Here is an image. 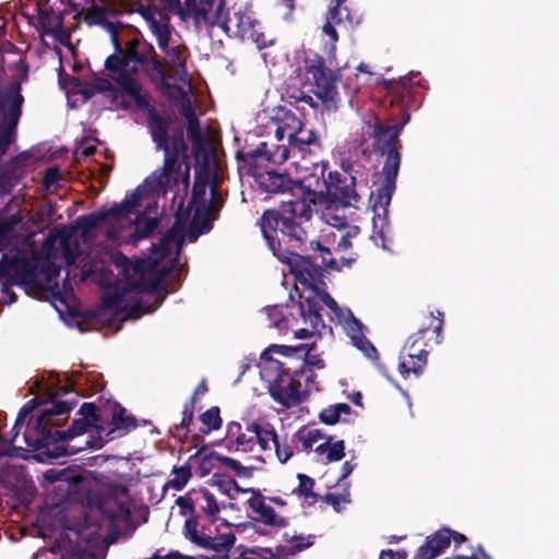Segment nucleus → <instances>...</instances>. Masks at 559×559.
<instances>
[{
  "label": "nucleus",
  "mask_w": 559,
  "mask_h": 559,
  "mask_svg": "<svg viewBox=\"0 0 559 559\" xmlns=\"http://www.w3.org/2000/svg\"><path fill=\"white\" fill-rule=\"evenodd\" d=\"M151 133L157 148L165 151V163L160 170L153 173L126 199L110 209H102L86 217L79 218L63 237L60 245H79L86 261L97 264L92 275L100 274V283L111 285L105 267L112 259L109 249L121 245H135L150 236L158 226V209L155 195L165 194L166 189L182 182L189 183V167L182 155L170 152L167 145V123L152 116ZM214 164L197 169L191 201L187 210L179 213L173 228L154 246L152 253L138 262L126 261L117 265L118 280L115 287H108L103 296L99 317L112 324L136 319L154 311L163 301L162 290L178 288L183 263L179 252L185 242H193L212 228L215 212L222 205V198L215 188Z\"/></svg>",
  "instance_id": "nucleus-1"
},
{
  "label": "nucleus",
  "mask_w": 559,
  "mask_h": 559,
  "mask_svg": "<svg viewBox=\"0 0 559 559\" xmlns=\"http://www.w3.org/2000/svg\"><path fill=\"white\" fill-rule=\"evenodd\" d=\"M123 11L124 5L119 0H92L91 5L80 12L86 24L99 26L109 35L115 49L105 62L111 81L96 79L94 91L108 93L114 102H118L119 93H123L143 105L145 100L139 80L141 75H147L165 86H175L183 92L187 85L185 57L179 45L171 41L167 15L158 10L142 11L147 27L165 55L160 60L154 47L142 39L134 27L117 21Z\"/></svg>",
  "instance_id": "nucleus-2"
},
{
  "label": "nucleus",
  "mask_w": 559,
  "mask_h": 559,
  "mask_svg": "<svg viewBox=\"0 0 559 559\" xmlns=\"http://www.w3.org/2000/svg\"><path fill=\"white\" fill-rule=\"evenodd\" d=\"M11 186L9 178L0 177V194L8 192ZM21 221V216L15 214L8 219L0 218V251L7 250L0 262V302H14L12 285H22L27 290L48 293L58 298L61 295L58 276L62 263L79 269L81 280L97 269V264L86 261L80 241L78 246L57 241L71 227L51 231L43 246L37 248L33 240L35 231L22 226Z\"/></svg>",
  "instance_id": "nucleus-3"
},
{
  "label": "nucleus",
  "mask_w": 559,
  "mask_h": 559,
  "mask_svg": "<svg viewBox=\"0 0 559 559\" xmlns=\"http://www.w3.org/2000/svg\"><path fill=\"white\" fill-rule=\"evenodd\" d=\"M322 169V166L316 168L321 173ZM301 185L308 190L305 199L284 201L281 211L264 212L260 222L261 231L269 248L287 266L285 255L294 253L281 251L280 236L297 242L304 241L306 231L302 223L311 217L313 211H320L321 221L329 227L335 228V231L322 230V241L311 240V249L330 253L332 249L328 245L336 242L333 250L342 253L352 248V239L359 234L356 225H346L345 217L341 213L346 206L358 207L359 198L349 187H338L333 181L329 183L320 181L318 173L305 177Z\"/></svg>",
  "instance_id": "nucleus-4"
},
{
  "label": "nucleus",
  "mask_w": 559,
  "mask_h": 559,
  "mask_svg": "<svg viewBox=\"0 0 559 559\" xmlns=\"http://www.w3.org/2000/svg\"><path fill=\"white\" fill-rule=\"evenodd\" d=\"M288 270L295 278L294 287L298 302L292 306L265 308L270 325L281 335L292 334L296 340H311L321 335L326 328L321 310L326 306L335 316L353 344L369 359H377V349L365 337L361 323L347 308H342L322 288V270L309 259L299 254L285 255Z\"/></svg>",
  "instance_id": "nucleus-5"
},
{
  "label": "nucleus",
  "mask_w": 559,
  "mask_h": 559,
  "mask_svg": "<svg viewBox=\"0 0 559 559\" xmlns=\"http://www.w3.org/2000/svg\"><path fill=\"white\" fill-rule=\"evenodd\" d=\"M403 126L393 130L392 128H383L380 124L374 126L373 134L381 141L385 133H390L389 141L385 150V162L383 166V174L385 176L384 185L378 191V200L372 205V234L370 239L382 249H390L392 242V230L388 222V206L391 202V197L395 188V178L399 173L401 157L395 146L397 136Z\"/></svg>",
  "instance_id": "nucleus-6"
},
{
  "label": "nucleus",
  "mask_w": 559,
  "mask_h": 559,
  "mask_svg": "<svg viewBox=\"0 0 559 559\" xmlns=\"http://www.w3.org/2000/svg\"><path fill=\"white\" fill-rule=\"evenodd\" d=\"M44 477L49 481L59 483V489L62 483L72 481L68 488L69 493L82 496L83 503H86L92 510L97 509L99 512L106 514L109 520L124 519L128 515L129 497L128 489L124 485H112L107 492V497L98 501L93 493L96 484L87 474L67 469L61 472L50 469L45 473Z\"/></svg>",
  "instance_id": "nucleus-7"
},
{
  "label": "nucleus",
  "mask_w": 559,
  "mask_h": 559,
  "mask_svg": "<svg viewBox=\"0 0 559 559\" xmlns=\"http://www.w3.org/2000/svg\"><path fill=\"white\" fill-rule=\"evenodd\" d=\"M4 62L8 63L14 81L9 85L0 86V154H4L7 147L14 141L15 128L23 103L20 85L28 74V66L19 52H7V57L3 58Z\"/></svg>",
  "instance_id": "nucleus-8"
},
{
  "label": "nucleus",
  "mask_w": 559,
  "mask_h": 559,
  "mask_svg": "<svg viewBox=\"0 0 559 559\" xmlns=\"http://www.w3.org/2000/svg\"><path fill=\"white\" fill-rule=\"evenodd\" d=\"M264 116L270 119V128L274 131L277 141L287 142L278 145L274 153L265 148L267 159L273 163L285 162L289 157L290 148H299L316 141L313 131L306 128L300 118L285 106L267 108L264 110Z\"/></svg>",
  "instance_id": "nucleus-9"
},
{
  "label": "nucleus",
  "mask_w": 559,
  "mask_h": 559,
  "mask_svg": "<svg viewBox=\"0 0 559 559\" xmlns=\"http://www.w3.org/2000/svg\"><path fill=\"white\" fill-rule=\"evenodd\" d=\"M227 432L236 451L252 453L255 457H262L263 454L272 456L270 440L274 437L271 426L250 423L242 427L239 423H230Z\"/></svg>",
  "instance_id": "nucleus-10"
},
{
  "label": "nucleus",
  "mask_w": 559,
  "mask_h": 559,
  "mask_svg": "<svg viewBox=\"0 0 559 559\" xmlns=\"http://www.w3.org/2000/svg\"><path fill=\"white\" fill-rule=\"evenodd\" d=\"M26 15L41 36L50 37L64 46L70 45L75 22L67 23L61 12L53 11L47 2L37 1L34 7L27 9Z\"/></svg>",
  "instance_id": "nucleus-11"
},
{
  "label": "nucleus",
  "mask_w": 559,
  "mask_h": 559,
  "mask_svg": "<svg viewBox=\"0 0 559 559\" xmlns=\"http://www.w3.org/2000/svg\"><path fill=\"white\" fill-rule=\"evenodd\" d=\"M219 20L222 23H218L217 26L230 36L251 41L258 48L266 45L261 23L255 19L254 13L248 5L234 7L231 14L223 11Z\"/></svg>",
  "instance_id": "nucleus-12"
},
{
  "label": "nucleus",
  "mask_w": 559,
  "mask_h": 559,
  "mask_svg": "<svg viewBox=\"0 0 559 559\" xmlns=\"http://www.w3.org/2000/svg\"><path fill=\"white\" fill-rule=\"evenodd\" d=\"M313 379L314 374L310 368L301 369L293 376L286 372L269 391L275 401L290 407L300 403L313 389Z\"/></svg>",
  "instance_id": "nucleus-13"
},
{
  "label": "nucleus",
  "mask_w": 559,
  "mask_h": 559,
  "mask_svg": "<svg viewBox=\"0 0 559 559\" xmlns=\"http://www.w3.org/2000/svg\"><path fill=\"white\" fill-rule=\"evenodd\" d=\"M294 440L304 451H313L318 460L324 463L337 462L344 456V441L331 443L332 438L318 428L304 427L294 435Z\"/></svg>",
  "instance_id": "nucleus-14"
},
{
  "label": "nucleus",
  "mask_w": 559,
  "mask_h": 559,
  "mask_svg": "<svg viewBox=\"0 0 559 559\" xmlns=\"http://www.w3.org/2000/svg\"><path fill=\"white\" fill-rule=\"evenodd\" d=\"M233 484L229 480H212L211 488L201 487L189 491L186 496L179 497L176 502L183 509H189L191 512L201 511L212 520L217 519V513L221 510V503L217 501L214 490H222Z\"/></svg>",
  "instance_id": "nucleus-15"
},
{
  "label": "nucleus",
  "mask_w": 559,
  "mask_h": 559,
  "mask_svg": "<svg viewBox=\"0 0 559 559\" xmlns=\"http://www.w3.org/2000/svg\"><path fill=\"white\" fill-rule=\"evenodd\" d=\"M298 75L302 87L320 97L329 94L335 81L334 73L324 67L319 56L307 58Z\"/></svg>",
  "instance_id": "nucleus-16"
},
{
  "label": "nucleus",
  "mask_w": 559,
  "mask_h": 559,
  "mask_svg": "<svg viewBox=\"0 0 559 559\" xmlns=\"http://www.w3.org/2000/svg\"><path fill=\"white\" fill-rule=\"evenodd\" d=\"M311 347L308 345L300 346H286V345H272L264 350L260 357L259 369L261 379L267 384L269 390L274 386L286 371L283 368V362L275 359L272 355L280 354L283 356H292L295 353L310 352Z\"/></svg>",
  "instance_id": "nucleus-17"
},
{
  "label": "nucleus",
  "mask_w": 559,
  "mask_h": 559,
  "mask_svg": "<svg viewBox=\"0 0 559 559\" xmlns=\"http://www.w3.org/2000/svg\"><path fill=\"white\" fill-rule=\"evenodd\" d=\"M425 333L426 329H420L408 337L400 355L399 371L403 377L411 372L418 376L426 366L428 352L425 349Z\"/></svg>",
  "instance_id": "nucleus-18"
},
{
  "label": "nucleus",
  "mask_w": 559,
  "mask_h": 559,
  "mask_svg": "<svg viewBox=\"0 0 559 559\" xmlns=\"http://www.w3.org/2000/svg\"><path fill=\"white\" fill-rule=\"evenodd\" d=\"M223 12L222 4L214 9L213 0H186L179 9L185 22H192L197 27L202 25L217 26Z\"/></svg>",
  "instance_id": "nucleus-19"
},
{
  "label": "nucleus",
  "mask_w": 559,
  "mask_h": 559,
  "mask_svg": "<svg viewBox=\"0 0 559 559\" xmlns=\"http://www.w3.org/2000/svg\"><path fill=\"white\" fill-rule=\"evenodd\" d=\"M235 489L239 492L249 495L246 502L253 513V519L266 525L284 527L287 525L285 518L278 515L271 506L265 502V498L252 488L241 489L234 484Z\"/></svg>",
  "instance_id": "nucleus-20"
},
{
  "label": "nucleus",
  "mask_w": 559,
  "mask_h": 559,
  "mask_svg": "<svg viewBox=\"0 0 559 559\" xmlns=\"http://www.w3.org/2000/svg\"><path fill=\"white\" fill-rule=\"evenodd\" d=\"M186 536L190 538L193 543L197 545H200L205 548H211L214 550H226L230 548L235 543V535L228 531L223 532L221 534H217L216 536H209V535H200L197 532V525L195 522L188 520L186 522Z\"/></svg>",
  "instance_id": "nucleus-21"
},
{
  "label": "nucleus",
  "mask_w": 559,
  "mask_h": 559,
  "mask_svg": "<svg viewBox=\"0 0 559 559\" xmlns=\"http://www.w3.org/2000/svg\"><path fill=\"white\" fill-rule=\"evenodd\" d=\"M452 531L448 528L440 530L433 535L427 537L425 545L417 551V559H435L441 555L451 544Z\"/></svg>",
  "instance_id": "nucleus-22"
},
{
  "label": "nucleus",
  "mask_w": 559,
  "mask_h": 559,
  "mask_svg": "<svg viewBox=\"0 0 559 559\" xmlns=\"http://www.w3.org/2000/svg\"><path fill=\"white\" fill-rule=\"evenodd\" d=\"M111 426L108 435H112L111 438L121 437L135 427V420L127 409L115 405L111 413Z\"/></svg>",
  "instance_id": "nucleus-23"
},
{
  "label": "nucleus",
  "mask_w": 559,
  "mask_h": 559,
  "mask_svg": "<svg viewBox=\"0 0 559 559\" xmlns=\"http://www.w3.org/2000/svg\"><path fill=\"white\" fill-rule=\"evenodd\" d=\"M344 1L345 0H335L336 5L330 11L328 22L322 28L323 34L329 37L330 47L328 48V52L332 56L334 55L335 43L338 39L337 32L333 24L342 21L344 12L347 14V8H341Z\"/></svg>",
  "instance_id": "nucleus-24"
},
{
  "label": "nucleus",
  "mask_w": 559,
  "mask_h": 559,
  "mask_svg": "<svg viewBox=\"0 0 559 559\" xmlns=\"http://www.w3.org/2000/svg\"><path fill=\"white\" fill-rule=\"evenodd\" d=\"M321 167L322 166V173L321 171H318V175H319V178H320V181H325L326 183L333 181L335 185H337L338 187H349L357 195H359L355 189L353 188V185L354 182H352L350 185L348 183H344L340 180L338 178V175L337 174H332L330 173L329 174V177L328 179L324 178V170H325V165L324 164H314L313 167H312V171L308 173V168L306 167V174L305 175H301L299 176L296 181H295V189L301 191V198L300 199H305L307 193H308V190L301 185V180L305 178V177H308L310 175H313L317 173L316 168L317 167ZM350 181H354V178H350ZM360 199V197H358Z\"/></svg>",
  "instance_id": "nucleus-25"
},
{
  "label": "nucleus",
  "mask_w": 559,
  "mask_h": 559,
  "mask_svg": "<svg viewBox=\"0 0 559 559\" xmlns=\"http://www.w3.org/2000/svg\"><path fill=\"white\" fill-rule=\"evenodd\" d=\"M182 114L186 118L188 135L192 142L200 143L202 141V133L199 127L198 118L194 112L193 106L189 98H185L181 103Z\"/></svg>",
  "instance_id": "nucleus-26"
},
{
  "label": "nucleus",
  "mask_w": 559,
  "mask_h": 559,
  "mask_svg": "<svg viewBox=\"0 0 559 559\" xmlns=\"http://www.w3.org/2000/svg\"><path fill=\"white\" fill-rule=\"evenodd\" d=\"M273 440H270V447H272V454L274 453L276 459L281 463H286L294 454L293 443L296 441L294 438L289 441L287 438H280L273 429Z\"/></svg>",
  "instance_id": "nucleus-27"
},
{
  "label": "nucleus",
  "mask_w": 559,
  "mask_h": 559,
  "mask_svg": "<svg viewBox=\"0 0 559 559\" xmlns=\"http://www.w3.org/2000/svg\"><path fill=\"white\" fill-rule=\"evenodd\" d=\"M349 413L350 407L347 404L340 403L324 408L319 417L323 423L334 425L342 419L343 415H349Z\"/></svg>",
  "instance_id": "nucleus-28"
},
{
  "label": "nucleus",
  "mask_w": 559,
  "mask_h": 559,
  "mask_svg": "<svg viewBox=\"0 0 559 559\" xmlns=\"http://www.w3.org/2000/svg\"><path fill=\"white\" fill-rule=\"evenodd\" d=\"M261 185L270 192H283L290 189V181L285 176L275 173H267Z\"/></svg>",
  "instance_id": "nucleus-29"
},
{
  "label": "nucleus",
  "mask_w": 559,
  "mask_h": 559,
  "mask_svg": "<svg viewBox=\"0 0 559 559\" xmlns=\"http://www.w3.org/2000/svg\"><path fill=\"white\" fill-rule=\"evenodd\" d=\"M372 78V72L368 69V67L364 63H360L357 67V72L353 78H348L346 82V86L354 91H358L361 86H365L370 83Z\"/></svg>",
  "instance_id": "nucleus-30"
},
{
  "label": "nucleus",
  "mask_w": 559,
  "mask_h": 559,
  "mask_svg": "<svg viewBox=\"0 0 559 559\" xmlns=\"http://www.w3.org/2000/svg\"><path fill=\"white\" fill-rule=\"evenodd\" d=\"M62 180V176L57 167L47 169L46 175L43 179L44 189L47 193H55L59 188V182Z\"/></svg>",
  "instance_id": "nucleus-31"
},
{
  "label": "nucleus",
  "mask_w": 559,
  "mask_h": 559,
  "mask_svg": "<svg viewBox=\"0 0 559 559\" xmlns=\"http://www.w3.org/2000/svg\"><path fill=\"white\" fill-rule=\"evenodd\" d=\"M201 421L207 426L210 430H216L222 425V419L219 417V408L214 406L207 409L205 413L201 415Z\"/></svg>",
  "instance_id": "nucleus-32"
},
{
  "label": "nucleus",
  "mask_w": 559,
  "mask_h": 559,
  "mask_svg": "<svg viewBox=\"0 0 559 559\" xmlns=\"http://www.w3.org/2000/svg\"><path fill=\"white\" fill-rule=\"evenodd\" d=\"M191 476L190 469L188 467H180L174 471V476L169 480L168 485L171 488L180 490L189 480Z\"/></svg>",
  "instance_id": "nucleus-33"
},
{
  "label": "nucleus",
  "mask_w": 559,
  "mask_h": 559,
  "mask_svg": "<svg viewBox=\"0 0 559 559\" xmlns=\"http://www.w3.org/2000/svg\"><path fill=\"white\" fill-rule=\"evenodd\" d=\"M221 461H223L222 456L216 453H210L202 459L201 468L204 473H207Z\"/></svg>",
  "instance_id": "nucleus-34"
},
{
  "label": "nucleus",
  "mask_w": 559,
  "mask_h": 559,
  "mask_svg": "<svg viewBox=\"0 0 559 559\" xmlns=\"http://www.w3.org/2000/svg\"><path fill=\"white\" fill-rule=\"evenodd\" d=\"M357 255L353 254L348 258L341 257L340 260L332 259L329 261L328 265L332 269L341 270L343 266L349 267L356 261Z\"/></svg>",
  "instance_id": "nucleus-35"
},
{
  "label": "nucleus",
  "mask_w": 559,
  "mask_h": 559,
  "mask_svg": "<svg viewBox=\"0 0 559 559\" xmlns=\"http://www.w3.org/2000/svg\"><path fill=\"white\" fill-rule=\"evenodd\" d=\"M66 559H94V556L85 550H82L80 547L72 548L71 552L64 547Z\"/></svg>",
  "instance_id": "nucleus-36"
},
{
  "label": "nucleus",
  "mask_w": 559,
  "mask_h": 559,
  "mask_svg": "<svg viewBox=\"0 0 559 559\" xmlns=\"http://www.w3.org/2000/svg\"><path fill=\"white\" fill-rule=\"evenodd\" d=\"M326 501L331 506H333V508L336 511H340L342 506H344V504L349 502L348 493L343 495V496H336V495L330 493V495L326 496Z\"/></svg>",
  "instance_id": "nucleus-37"
},
{
  "label": "nucleus",
  "mask_w": 559,
  "mask_h": 559,
  "mask_svg": "<svg viewBox=\"0 0 559 559\" xmlns=\"http://www.w3.org/2000/svg\"><path fill=\"white\" fill-rule=\"evenodd\" d=\"M95 152V146L90 142H83L76 150V157H88Z\"/></svg>",
  "instance_id": "nucleus-38"
},
{
  "label": "nucleus",
  "mask_w": 559,
  "mask_h": 559,
  "mask_svg": "<svg viewBox=\"0 0 559 559\" xmlns=\"http://www.w3.org/2000/svg\"><path fill=\"white\" fill-rule=\"evenodd\" d=\"M294 8V0H282L278 5L282 16L285 20H289Z\"/></svg>",
  "instance_id": "nucleus-39"
},
{
  "label": "nucleus",
  "mask_w": 559,
  "mask_h": 559,
  "mask_svg": "<svg viewBox=\"0 0 559 559\" xmlns=\"http://www.w3.org/2000/svg\"><path fill=\"white\" fill-rule=\"evenodd\" d=\"M298 478H299L300 490L304 493H308L312 489L313 480L310 477H308L306 475H301V474L298 475Z\"/></svg>",
  "instance_id": "nucleus-40"
},
{
  "label": "nucleus",
  "mask_w": 559,
  "mask_h": 559,
  "mask_svg": "<svg viewBox=\"0 0 559 559\" xmlns=\"http://www.w3.org/2000/svg\"><path fill=\"white\" fill-rule=\"evenodd\" d=\"M405 559L403 555L400 552H394L393 550H386L381 552L380 559Z\"/></svg>",
  "instance_id": "nucleus-41"
},
{
  "label": "nucleus",
  "mask_w": 559,
  "mask_h": 559,
  "mask_svg": "<svg viewBox=\"0 0 559 559\" xmlns=\"http://www.w3.org/2000/svg\"><path fill=\"white\" fill-rule=\"evenodd\" d=\"M405 559L403 555L400 552H394L393 550H386L381 552L380 559Z\"/></svg>",
  "instance_id": "nucleus-42"
},
{
  "label": "nucleus",
  "mask_w": 559,
  "mask_h": 559,
  "mask_svg": "<svg viewBox=\"0 0 559 559\" xmlns=\"http://www.w3.org/2000/svg\"><path fill=\"white\" fill-rule=\"evenodd\" d=\"M354 469V465L350 462H345L342 466V478H346Z\"/></svg>",
  "instance_id": "nucleus-43"
},
{
  "label": "nucleus",
  "mask_w": 559,
  "mask_h": 559,
  "mask_svg": "<svg viewBox=\"0 0 559 559\" xmlns=\"http://www.w3.org/2000/svg\"><path fill=\"white\" fill-rule=\"evenodd\" d=\"M465 539L466 538H465L464 535L452 531V538H451V540H453L455 545L464 543Z\"/></svg>",
  "instance_id": "nucleus-44"
},
{
  "label": "nucleus",
  "mask_w": 559,
  "mask_h": 559,
  "mask_svg": "<svg viewBox=\"0 0 559 559\" xmlns=\"http://www.w3.org/2000/svg\"><path fill=\"white\" fill-rule=\"evenodd\" d=\"M437 319L439 320V323L438 325L435 328V332L437 333V335L440 334L441 330H442V322H443V313L438 311L437 312Z\"/></svg>",
  "instance_id": "nucleus-45"
},
{
  "label": "nucleus",
  "mask_w": 559,
  "mask_h": 559,
  "mask_svg": "<svg viewBox=\"0 0 559 559\" xmlns=\"http://www.w3.org/2000/svg\"><path fill=\"white\" fill-rule=\"evenodd\" d=\"M207 388H206V384L205 382H201L197 389H195V392H194V395H202L206 392Z\"/></svg>",
  "instance_id": "nucleus-46"
},
{
  "label": "nucleus",
  "mask_w": 559,
  "mask_h": 559,
  "mask_svg": "<svg viewBox=\"0 0 559 559\" xmlns=\"http://www.w3.org/2000/svg\"><path fill=\"white\" fill-rule=\"evenodd\" d=\"M307 362L312 366H317L318 368H322L323 364L320 359H317L316 357L308 358Z\"/></svg>",
  "instance_id": "nucleus-47"
},
{
  "label": "nucleus",
  "mask_w": 559,
  "mask_h": 559,
  "mask_svg": "<svg viewBox=\"0 0 559 559\" xmlns=\"http://www.w3.org/2000/svg\"><path fill=\"white\" fill-rule=\"evenodd\" d=\"M310 545H311V542L308 539L305 544H299V543L294 544V548L297 550H301L304 548L309 547Z\"/></svg>",
  "instance_id": "nucleus-48"
},
{
  "label": "nucleus",
  "mask_w": 559,
  "mask_h": 559,
  "mask_svg": "<svg viewBox=\"0 0 559 559\" xmlns=\"http://www.w3.org/2000/svg\"><path fill=\"white\" fill-rule=\"evenodd\" d=\"M352 401L358 405L361 406V394L359 392L355 393L352 397Z\"/></svg>",
  "instance_id": "nucleus-49"
},
{
  "label": "nucleus",
  "mask_w": 559,
  "mask_h": 559,
  "mask_svg": "<svg viewBox=\"0 0 559 559\" xmlns=\"http://www.w3.org/2000/svg\"><path fill=\"white\" fill-rule=\"evenodd\" d=\"M271 501L276 503L277 506H281V507L286 504L285 501L283 499H281V498H272Z\"/></svg>",
  "instance_id": "nucleus-50"
},
{
  "label": "nucleus",
  "mask_w": 559,
  "mask_h": 559,
  "mask_svg": "<svg viewBox=\"0 0 559 559\" xmlns=\"http://www.w3.org/2000/svg\"><path fill=\"white\" fill-rule=\"evenodd\" d=\"M75 535L80 538H84L85 537V534L83 533V531H79L75 533Z\"/></svg>",
  "instance_id": "nucleus-51"
},
{
  "label": "nucleus",
  "mask_w": 559,
  "mask_h": 559,
  "mask_svg": "<svg viewBox=\"0 0 559 559\" xmlns=\"http://www.w3.org/2000/svg\"><path fill=\"white\" fill-rule=\"evenodd\" d=\"M190 420H191V415H189L188 419L185 417V418L182 419L181 425L183 426V425H186V424H187V421H190Z\"/></svg>",
  "instance_id": "nucleus-52"
},
{
  "label": "nucleus",
  "mask_w": 559,
  "mask_h": 559,
  "mask_svg": "<svg viewBox=\"0 0 559 559\" xmlns=\"http://www.w3.org/2000/svg\"><path fill=\"white\" fill-rule=\"evenodd\" d=\"M55 307L58 310V312L61 314L62 313L61 309H59L56 305H55Z\"/></svg>",
  "instance_id": "nucleus-53"
},
{
  "label": "nucleus",
  "mask_w": 559,
  "mask_h": 559,
  "mask_svg": "<svg viewBox=\"0 0 559 559\" xmlns=\"http://www.w3.org/2000/svg\"><path fill=\"white\" fill-rule=\"evenodd\" d=\"M2 67V63L0 64V68Z\"/></svg>",
  "instance_id": "nucleus-54"
}]
</instances>
